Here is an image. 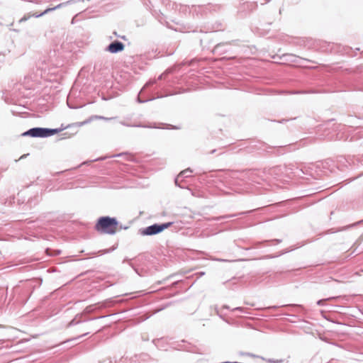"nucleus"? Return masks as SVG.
Here are the masks:
<instances>
[{
    "label": "nucleus",
    "mask_w": 363,
    "mask_h": 363,
    "mask_svg": "<svg viewBox=\"0 0 363 363\" xmlns=\"http://www.w3.org/2000/svg\"><path fill=\"white\" fill-rule=\"evenodd\" d=\"M23 84L16 83L9 92L4 96L6 103L13 104V107L11 109L14 116H21L23 113V105L21 99L23 98L22 89Z\"/></svg>",
    "instance_id": "1"
},
{
    "label": "nucleus",
    "mask_w": 363,
    "mask_h": 363,
    "mask_svg": "<svg viewBox=\"0 0 363 363\" xmlns=\"http://www.w3.org/2000/svg\"><path fill=\"white\" fill-rule=\"evenodd\" d=\"M118 223L115 218L104 216L99 218L95 228L105 234L114 235L118 230Z\"/></svg>",
    "instance_id": "2"
},
{
    "label": "nucleus",
    "mask_w": 363,
    "mask_h": 363,
    "mask_svg": "<svg viewBox=\"0 0 363 363\" xmlns=\"http://www.w3.org/2000/svg\"><path fill=\"white\" fill-rule=\"evenodd\" d=\"M61 129L47 128H33L24 132V136L33 138H47L59 133Z\"/></svg>",
    "instance_id": "3"
},
{
    "label": "nucleus",
    "mask_w": 363,
    "mask_h": 363,
    "mask_svg": "<svg viewBox=\"0 0 363 363\" xmlns=\"http://www.w3.org/2000/svg\"><path fill=\"white\" fill-rule=\"evenodd\" d=\"M173 224L172 222H168L165 223H155L150 225L143 230L140 233L143 235H153L162 232L164 230L168 228Z\"/></svg>",
    "instance_id": "4"
},
{
    "label": "nucleus",
    "mask_w": 363,
    "mask_h": 363,
    "mask_svg": "<svg viewBox=\"0 0 363 363\" xmlns=\"http://www.w3.org/2000/svg\"><path fill=\"white\" fill-rule=\"evenodd\" d=\"M124 50V45L118 40L111 43L106 48V50L111 53H116Z\"/></svg>",
    "instance_id": "5"
},
{
    "label": "nucleus",
    "mask_w": 363,
    "mask_h": 363,
    "mask_svg": "<svg viewBox=\"0 0 363 363\" xmlns=\"http://www.w3.org/2000/svg\"><path fill=\"white\" fill-rule=\"evenodd\" d=\"M192 172V170L190 168H187L183 171H182L179 175L175 179V184H178V182L179 179H182L184 177H189L190 176V174Z\"/></svg>",
    "instance_id": "6"
},
{
    "label": "nucleus",
    "mask_w": 363,
    "mask_h": 363,
    "mask_svg": "<svg viewBox=\"0 0 363 363\" xmlns=\"http://www.w3.org/2000/svg\"><path fill=\"white\" fill-rule=\"evenodd\" d=\"M93 119H100V120H104V121H111V120L114 119V118H106V117L101 116H92L88 120L84 121L83 122H80L79 123V125L82 126V125H83L84 124H86V123H89L90 121H91Z\"/></svg>",
    "instance_id": "7"
},
{
    "label": "nucleus",
    "mask_w": 363,
    "mask_h": 363,
    "mask_svg": "<svg viewBox=\"0 0 363 363\" xmlns=\"http://www.w3.org/2000/svg\"><path fill=\"white\" fill-rule=\"evenodd\" d=\"M62 6V4H58L57 6H55V7H53V8H49V9H45L43 13H40V14H37V15H35V17L42 16L43 15H44V14H45V13H48L49 11H54V10H55V9H57L60 8Z\"/></svg>",
    "instance_id": "8"
},
{
    "label": "nucleus",
    "mask_w": 363,
    "mask_h": 363,
    "mask_svg": "<svg viewBox=\"0 0 363 363\" xmlns=\"http://www.w3.org/2000/svg\"><path fill=\"white\" fill-rule=\"evenodd\" d=\"M120 123L123 125H125V126H132V127H144V128H156L155 126H152V125H137V124H134V125H130V124H128L124 121H121Z\"/></svg>",
    "instance_id": "9"
},
{
    "label": "nucleus",
    "mask_w": 363,
    "mask_h": 363,
    "mask_svg": "<svg viewBox=\"0 0 363 363\" xmlns=\"http://www.w3.org/2000/svg\"><path fill=\"white\" fill-rule=\"evenodd\" d=\"M236 216H237V214L225 215V216H219V217L214 218L213 220L218 221V220H220L224 219V218H233V217H235Z\"/></svg>",
    "instance_id": "10"
},
{
    "label": "nucleus",
    "mask_w": 363,
    "mask_h": 363,
    "mask_svg": "<svg viewBox=\"0 0 363 363\" xmlns=\"http://www.w3.org/2000/svg\"><path fill=\"white\" fill-rule=\"evenodd\" d=\"M335 298H336V297H330V298H325V299H321V300H319L317 301V304L318 306H323L325 301H327L328 300H331V299H335Z\"/></svg>",
    "instance_id": "11"
},
{
    "label": "nucleus",
    "mask_w": 363,
    "mask_h": 363,
    "mask_svg": "<svg viewBox=\"0 0 363 363\" xmlns=\"http://www.w3.org/2000/svg\"><path fill=\"white\" fill-rule=\"evenodd\" d=\"M150 100H152V99H147V100H141L140 96H138V101L139 103H144L145 101H150Z\"/></svg>",
    "instance_id": "12"
},
{
    "label": "nucleus",
    "mask_w": 363,
    "mask_h": 363,
    "mask_svg": "<svg viewBox=\"0 0 363 363\" xmlns=\"http://www.w3.org/2000/svg\"><path fill=\"white\" fill-rule=\"evenodd\" d=\"M79 321H76L75 319L72 320L70 323H69V325H74L75 324H77L79 323Z\"/></svg>",
    "instance_id": "13"
},
{
    "label": "nucleus",
    "mask_w": 363,
    "mask_h": 363,
    "mask_svg": "<svg viewBox=\"0 0 363 363\" xmlns=\"http://www.w3.org/2000/svg\"><path fill=\"white\" fill-rule=\"evenodd\" d=\"M223 45V44H218L215 47V50L218 51L219 49Z\"/></svg>",
    "instance_id": "14"
},
{
    "label": "nucleus",
    "mask_w": 363,
    "mask_h": 363,
    "mask_svg": "<svg viewBox=\"0 0 363 363\" xmlns=\"http://www.w3.org/2000/svg\"><path fill=\"white\" fill-rule=\"evenodd\" d=\"M111 250H113V249H108V250H101V251H99V252H98V253H99V252L107 253V252H111Z\"/></svg>",
    "instance_id": "15"
},
{
    "label": "nucleus",
    "mask_w": 363,
    "mask_h": 363,
    "mask_svg": "<svg viewBox=\"0 0 363 363\" xmlns=\"http://www.w3.org/2000/svg\"><path fill=\"white\" fill-rule=\"evenodd\" d=\"M46 251H47V253H48L49 255H52H52H59V254H60V251H57V253H55V254H51V253H50V252H49V251H50V250H49L48 249H47V250H46Z\"/></svg>",
    "instance_id": "16"
},
{
    "label": "nucleus",
    "mask_w": 363,
    "mask_h": 363,
    "mask_svg": "<svg viewBox=\"0 0 363 363\" xmlns=\"http://www.w3.org/2000/svg\"><path fill=\"white\" fill-rule=\"evenodd\" d=\"M153 83H154L153 82H147V83L145 84V86H150V85L152 84Z\"/></svg>",
    "instance_id": "17"
},
{
    "label": "nucleus",
    "mask_w": 363,
    "mask_h": 363,
    "mask_svg": "<svg viewBox=\"0 0 363 363\" xmlns=\"http://www.w3.org/2000/svg\"><path fill=\"white\" fill-rule=\"evenodd\" d=\"M87 334H88V333H84V334H83V335H80V336L77 337L76 339H79V338H80V337H84V336L86 335Z\"/></svg>",
    "instance_id": "18"
},
{
    "label": "nucleus",
    "mask_w": 363,
    "mask_h": 363,
    "mask_svg": "<svg viewBox=\"0 0 363 363\" xmlns=\"http://www.w3.org/2000/svg\"><path fill=\"white\" fill-rule=\"evenodd\" d=\"M235 310L242 311V308L238 307V308H235Z\"/></svg>",
    "instance_id": "19"
},
{
    "label": "nucleus",
    "mask_w": 363,
    "mask_h": 363,
    "mask_svg": "<svg viewBox=\"0 0 363 363\" xmlns=\"http://www.w3.org/2000/svg\"><path fill=\"white\" fill-rule=\"evenodd\" d=\"M122 155H125V153H121V154L117 155L116 156L117 157H120V156H122Z\"/></svg>",
    "instance_id": "20"
},
{
    "label": "nucleus",
    "mask_w": 363,
    "mask_h": 363,
    "mask_svg": "<svg viewBox=\"0 0 363 363\" xmlns=\"http://www.w3.org/2000/svg\"><path fill=\"white\" fill-rule=\"evenodd\" d=\"M292 306H296V307H300V308H302V306L301 305H291Z\"/></svg>",
    "instance_id": "21"
},
{
    "label": "nucleus",
    "mask_w": 363,
    "mask_h": 363,
    "mask_svg": "<svg viewBox=\"0 0 363 363\" xmlns=\"http://www.w3.org/2000/svg\"><path fill=\"white\" fill-rule=\"evenodd\" d=\"M269 362H272V363H274V362H275L274 360H272V359H269Z\"/></svg>",
    "instance_id": "22"
},
{
    "label": "nucleus",
    "mask_w": 363,
    "mask_h": 363,
    "mask_svg": "<svg viewBox=\"0 0 363 363\" xmlns=\"http://www.w3.org/2000/svg\"><path fill=\"white\" fill-rule=\"evenodd\" d=\"M89 255H96V252H92V253H89Z\"/></svg>",
    "instance_id": "23"
},
{
    "label": "nucleus",
    "mask_w": 363,
    "mask_h": 363,
    "mask_svg": "<svg viewBox=\"0 0 363 363\" xmlns=\"http://www.w3.org/2000/svg\"><path fill=\"white\" fill-rule=\"evenodd\" d=\"M216 152V150H213L211 152V154H213Z\"/></svg>",
    "instance_id": "24"
},
{
    "label": "nucleus",
    "mask_w": 363,
    "mask_h": 363,
    "mask_svg": "<svg viewBox=\"0 0 363 363\" xmlns=\"http://www.w3.org/2000/svg\"><path fill=\"white\" fill-rule=\"evenodd\" d=\"M26 20H27V17H26V16H24L23 21H26Z\"/></svg>",
    "instance_id": "25"
},
{
    "label": "nucleus",
    "mask_w": 363,
    "mask_h": 363,
    "mask_svg": "<svg viewBox=\"0 0 363 363\" xmlns=\"http://www.w3.org/2000/svg\"><path fill=\"white\" fill-rule=\"evenodd\" d=\"M204 274H205L204 272H200L201 276L203 275Z\"/></svg>",
    "instance_id": "26"
},
{
    "label": "nucleus",
    "mask_w": 363,
    "mask_h": 363,
    "mask_svg": "<svg viewBox=\"0 0 363 363\" xmlns=\"http://www.w3.org/2000/svg\"><path fill=\"white\" fill-rule=\"evenodd\" d=\"M23 158V156H21L18 160H21Z\"/></svg>",
    "instance_id": "27"
},
{
    "label": "nucleus",
    "mask_w": 363,
    "mask_h": 363,
    "mask_svg": "<svg viewBox=\"0 0 363 363\" xmlns=\"http://www.w3.org/2000/svg\"><path fill=\"white\" fill-rule=\"evenodd\" d=\"M277 242H279L280 241L279 240H275Z\"/></svg>",
    "instance_id": "28"
},
{
    "label": "nucleus",
    "mask_w": 363,
    "mask_h": 363,
    "mask_svg": "<svg viewBox=\"0 0 363 363\" xmlns=\"http://www.w3.org/2000/svg\"><path fill=\"white\" fill-rule=\"evenodd\" d=\"M177 186H180V188H182V186H180L179 184H177Z\"/></svg>",
    "instance_id": "29"
}]
</instances>
